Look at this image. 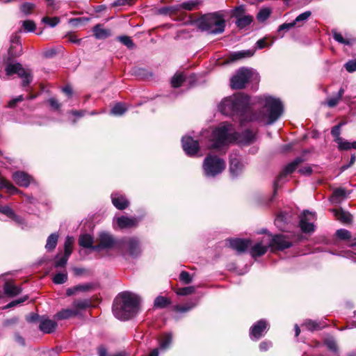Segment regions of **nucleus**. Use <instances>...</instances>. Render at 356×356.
<instances>
[{"label": "nucleus", "mask_w": 356, "mask_h": 356, "mask_svg": "<svg viewBox=\"0 0 356 356\" xmlns=\"http://www.w3.org/2000/svg\"><path fill=\"white\" fill-rule=\"evenodd\" d=\"M269 325L265 319H260L254 323L250 329L249 335L252 340L258 341L264 336Z\"/></svg>", "instance_id": "15"}, {"label": "nucleus", "mask_w": 356, "mask_h": 356, "mask_svg": "<svg viewBox=\"0 0 356 356\" xmlns=\"http://www.w3.org/2000/svg\"><path fill=\"white\" fill-rule=\"evenodd\" d=\"M18 322L17 317H13L11 318L6 319L3 321L2 325L4 327H12Z\"/></svg>", "instance_id": "62"}, {"label": "nucleus", "mask_w": 356, "mask_h": 356, "mask_svg": "<svg viewBox=\"0 0 356 356\" xmlns=\"http://www.w3.org/2000/svg\"><path fill=\"white\" fill-rule=\"evenodd\" d=\"M112 309L118 319H130L134 316V294L129 291L119 293L114 299Z\"/></svg>", "instance_id": "4"}, {"label": "nucleus", "mask_w": 356, "mask_h": 356, "mask_svg": "<svg viewBox=\"0 0 356 356\" xmlns=\"http://www.w3.org/2000/svg\"><path fill=\"white\" fill-rule=\"evenodd\" d=\"M200 3V1H191L187 2H184L181 4L177 5L179 6L180 9H184L186 10H193L195 7H197Z\"/></svg>", "instance_id": "46"}, {"label": "nucleus", "mask_w": 356, "mask_h": 356, "mask_svg": "<svg viewBox=\"0 0 356 356\" xmlns=\"http://www.w3.org/2000/svg\"><path fill=\"white\" fill-rule=\"evenodd\" d=\"M254 54L253 50H243L236 52L230 53L227 57L228 62H234L236 60L244 58H250Z\"/></svg>", "instance_id": "24"}, {"label": "nucleus", "mask_w": 356, "mask_h": 356, "mask_svg": "<svg viewBox=\"0 0 356 356\" xmlns=\"http://www.w3.org/2000/svg\"><path fill=\"white\" fill-rule=\"evenodd\" d=\"M95 285L93 283H86L83 284H78L76 285V288L77 289L78 291H90L95 289Z\"/></svg>", "instance_id": "58"}, {"label": "nucleus", "mask_w": 356, "mask_h": 356, "mask_svg": "<svg viewBox=\"0 0 356 356\" xmlns=\"http://www.w3.org/2000/svg\"><path fill=\"white\" fill-rule=\"evenodd\" d=\"M152 74L147 70L143 68H135V78L138 79H146L151 76Z\"/></svg>", "instance_id": "47"}, {"label": "nucleus", "mask_w": 356, "mask_h": 356, "mask_svg": "<svg viewBox=\"0 0 356 356\" xmlns=\"http://www.w3.org/2000/svg\"><path fill=\"white\" fill-rule=\"evenodd\" d=\"M295 26H297L294 21L290 22V23H284L279 26L277 29V31L280 32L282 31H289V29L293 28Z\"/></svg>", "instance_id": "61"}, {"label": "nucleus", "mask_w": 356, "mask_h": 356, "mask_svg": "<svg viewBox=\"0 0 356 356\" xmlns=\"http://www.w3.org/2000/svg\"><path fill=\"white\" fill-rule=\"evenodd\" d=\"M336 236L341 240H349L351 239V233L347 229H340L337 230Z\"/></svg>", "instance_id": "51"}, {"label": "nucleus", "mask_w": 356, "mask_h": 356, "mask_svg": "<svg viewBox=\"0 0 356 356\" xmlns=\"http://www.w3.org/2000/svg\"><path fill=\"white\" fill-rule=\"evenodd\" d=\"M172 341V336L171 334H165L160 339V348L165 350L168 349Z\"/></svg>", "instance_id": "42"}, {"label": "nucleus", "mask_w": 356, "mask_h": 356, "mask_svg": "<svg viewBox=\"0 0 356 356\" xmlns=\"http://www.w3.org/2000/svg\"><path fill=\"white\" fill-rule=\"evenodd\" d=\"M185 81V77L182 73L175 74L171 79L172 87L177 88L181 86Z\"/></svg>", "instance_id": "41"}, {"label": "nucleus", "mask_w": 356, "mask_h": 356, "mask_svg": "<svg viewBox=\"0 0 356 356\" xmlns=\"http://www.w3.org/2000/svg\"><path fill=\"white\" fill-rule=\"evenodd\" d=\"M118 229L122 230L134 227V218L122 216L115 219Z\"/></svg>", "instance_id": "29"}, {"label": "nucleus", "mask_w": 356, "mask_h": 356, "mask_svg": "<svg viewBox=\"0 0 356 356\" xmlns=\"http://www.w3.org/2000/svg\"><path fill=\"white\" fill-rule=\"evenodd\" d=\"M268 235L271 236V239L268 245L269 248L271 249V252H273L283 251L293 246V243L289 240V236L287 235L282 234L275 235L268 234Z\"/></svg>", "instance_id": "10"}, {"label": "nucleus", "mask_w": 356, "mask_h": 356, "mask_svg": "<svg viewBox=\"0 0 356 356\" xmlns=\"http://www.w3.org/2000/svg\"><path fill=\"white\" fill-rule=\"evenodd\" d=\"M97 242V243L95 245V251L115 248L124 256L134 255V238L132 237L117 239L111 233L103 231L98 233Z\"/></svg>", "instance_id": "3"}, {"label": "nucleus", "mask_w": 356, "mask_h": 356, "mask_svg": "<svg viewBox=\"0 0 356 356\" xmlns=\"http://www.w3.org/2000/svg\"><path fill=\"white\" fill-rule=\"evenodd\" d=\"M172 304V301L169 298L158 296L154 301V308L155 309H165L168 307Z\"/></svg>", "instance_id": "30"}, {"label": "nucleus", "mask_w": 356, "mask_h": 356, "mask_svg": "<svg viewBox=\"0 0 356 356\" xmlns=\"http://www.w3.org/2000/svg\"><path fill=\"white\" fill-rule=\"evenodd\" d=\"M60 254H58L56 256V261L54 263V266L56 268H63L65 267L67 263L68 259L70 256H67L66 254H63L60 258H59Z\"/></svg>", "instance_id": "45"}, {"label": "nucleus", "mask_w": 356, "mask_h": 356, "mask_svg": "<svg viewBox=\"0 0 356 356\" xmlns=\"http://www.w3.org/2000/svg\"><path fill=\"white\" fill-rule=\"evenodd\" d=\"M245 5H240L234 7L231 11V17H234L236 19L245 15Z\"/></svg>", "instance_id": "43"}, {"label": "nucleus", "mask_w": 356, "mask_h": 356, "mask_svg": "<svg viewBox=\"0 0 356 356\" xmlns=\"http://www.w3.org/2000/svg\"><path fill=\"white\" fill-rule=\"evenodd\" d=\"M35 6L33 3L25 2L20 6L21 11L26 15L31 14L34 10Z\"/></svg>", "instance_id": "53"}, {"label": "nucleus", "mask_w": 356, "mask_h": 356, "mask_svg": "<svg viewBox=\"0 0 356 356\" xmlns=\"http://www.w3.org/2000/svg\"><path fill=\"white\" fill-rule=\"evenodd\" d=\"M128 110V106L125 103L117 102L111 109L110 113L115 116H121Z\"/></svg>", "instance_id": "32"}, {"label": "nucleus", "mask_w": 356, "mask_h": 356, "mask_svg": "<svg viewBox=\"0 0 356 356\" xmlns=\"http://www.w3.org/2000/svg\"><path fill=\"white\" fill-rule=\"evenodd\" d=\"M260 108L252 112V117L248 120L252 122H264L266 124L275 123L283 113V105L279 99L271 96H260L258 97Z\"/></svg>", "instance_id": "2"}, {"label": "nucleus", "mask_w": 356, "mask_h": 356, "mask_svg": "<svg viewBox=\"0 0 356 356\" xmlns=\"http://www.w3.org/2000/svg\"><path fill=\"white\" fill-rule=\"evenodd\" d=\"M24 31L27 32H33L36 29V24L33 20H24L22 24Z\"/></svg>", "instance_id": "56"}, {"label": "nucleus", "mask_w": 356, "mask_h": 356, "mask_svg": "<svg viewBox=\"0 0 356 356\" xmlns=\"http://www.w3.org/2000/svg\"><path fill=\"white\" fill-rule=\"evenodd\" d=\"M243 165L236 157L229 159V172L232 176L236 177L242 172Z\"/></svg>", "instance_id": "22"}, {"label": "nucleus", "mask_w": 356, "mask_h": 356, "mask_svg": "<svg viewBox=\"0 0 356 356\" xmlns=\"http://www.w3.org/2000/svg\"><path fill=\"white\" fill-rule=\"evenodd\" d=\"M181 146L186 154L191 157L195 156L200 149L199 141L191 136H183Z\"/></svg>", "instance_id": "14"}, {"label": "nucleus", "mask_w": 356, "mask_h": 356, "mask_svg": "<svg viewBox=\"0 0 356 356\" xmlns=\"http://www.w3.org/2000/svg\"><path fill=\"white\" fill-rule=\"evenodd\" d=\"M78 243L79 246L95 251V245H93L94 238L92 235L89 234H81L79 237Z\"/></svg>", "instance_id": "23"}, {"label": "nucleus", "mask_w": 356, "mask_h": 356, "mask_svg": "<svg viewBox=\"0 0 356 356\" xmlns=\"http://www.w3.org/2000/svg\"><path fill=\"white\" fill-rule=\"evenodd\" d=\"M0 212L13 220H17L18 218V216L15 213L14 211L8 206L1 207Z\"/></svg>", "instance_id": "48"}, {"label": "nucleus", "mask_w": 356, "mask_h": 356, "mask_svg": "<svg viewBox=\"0 0 356 356\" xmlns=\"http://www.w3.org/2000/svg\"><path fill=\"white\" fill-rule=\"evenodd\" d=\"M232 140L238 141L243 145H250L256 140V134L251 129H247L241 133L234 131L232 133Z\"/></svg>", "instance_id": "16"}, {"label": "nucleus", "mask_w": 356, "mask_h": 356, "mask_svg": "<svg viewBox=\"0 0 356 356\" xmlns=\"http://www.w3.org/2000/svg\"><path fill=\"white\" fill-rule=\"evenodd\" d=\"M111 201L115 207L119 210H124L129 205V202L127 198L119 194H112Z\"/></svg>", "instance_id": "20"}, {"label": "nucleus", "mask_w": 356, "mask_h": 356, "mask_svg": "<svg viewBox=\"0 0 356 356\" xmlns=\"http://www.w3.org/2000/svg\"><path fill=\"white\" fill-rule=\"evenodd\" d=\"M3 291L6 296L13 298L21 293L22 289L10 282H6L3 285Z\"/></svg>", "instance_id": "27"}, {"label": "nucleus", "mask_w": 356, "mask_h": 356, "mask_svg": "<svg viewBox=\"0 0 356 356\" xmlns=\"http://www.w3.org/2000/svg\"><path fill=\"white\" fill-rule=\"evenodd\" d=\"M179 281L181 282L184 284H191L193 282V277L191 274L186 271L182 270L179 274Z\"/></svg>", "instance_id": "52"}, {"label": "nucleus", "mask_w": 356, "mask_h": 356, "mask_svg": "<svg viewBox=\"0 0 356 356\" xmlns=\"http://www.w3.org/2000/svg\"><path fill=\"white\" fill-rule=\"evenodd\" d=\"M335 217L343 223L350 224L353 222V216L348 211H345L342 208L332 209Z\"/></svg>", "instance_id": "21"}, {"label": "nucleus", "mask_w": 356, "mask_h": 356, "mask_svg": "<svg viewBox=\"0 0 356 356\" xmlns=\"http://www.w3.org/2000/svg\"><path fill=\"white\" fill-rule=\"evenodd\" d=\"M337 140L339 141L337 143L340 151H347L351 148L356 149V141L350 143L348 140H343V138H338Z\"/></svg>", "instance_id": "37"}, {"label": "nucleus", "mask_w": 356, "mask_h": 356, "mask_svg": "<svg viewBox=\"0 0 356 356\" xmlns=\"http://www.w3.org/2000/svg\"><path fill=\"white\" fill-rule=\"evenodd\" d=\"M92 31L95 37L99 40L106 39L111 35V31L101 28L100 24L95 25L92 29Z\"/></svg>", "instance_id": "31"}, {"label": "nucleus", "mask_w": 356, "mask_h": 356, "mask_svg": "<svg viewBox=\"0 0 356 356\" xmlns=\"http://www.w3.org/2000/svg\"><path fill=\"white\" fill-rule=\"evenodd\" d=\"M344 67L348 72L352 73V72H355L356 71V59L348 60L347 63H345Z\"/></svg>", "instance_id": "59"}, {"label": "nucleus", "mask_w": 356, "mask_h": 356, "mask_svg": "<svg viewBox=\"0 0 356 356\" xmlns=\"http://www.w3.org/2000/svg\"><path fill=\"white\" fill-rule=\"evenodd\" d=\"M347 191L345 188L339 187L334 190L331 200L332 202H340L341 200L346 198Z\"/></svg>", "instance_id": "34"}, {"label": "nucleus", "mask_w": 356, "mask_h": 356, "mask_svg": "<svg viewBox=\"0 0 356 356\" xmlns=\"http://www.w3.org/2000/svg\"><path fill=\"white\" fill-rule=\"evenodd\" d=\"M6 64V67L5 68L6 75L12 76L15 74H17L19 77L23 79V87H26L30 84L33 80V75L31 70L24 68L22 65L19 63H8Z\"/></svg>", "instance_id": "7"}, {"label": "nucleus", "mask_w": 356, "mask_h": 356, "mask_svg": "<svg viewBox=\"0 0 356 356\" xmlns=\"http://www.w3.org/2000/svg\"><path fill=\"white\" fill-rule=\"evenodd\" d=\"M67 280V274H64V273H56L53 278V282L56 284H64Z\"/></svg>", "instance_id": "57"}, {"label": "nucleus", "mask_w": 356, "mask_h": 356, "mask_svg": "<svg viewBox=\"0 0 356 356\" xmlns=\"http://www.w3.org/2000/svg\"><path fill=\"white\" fill-rule=\"evenodd\" d=\"M316 219L315 213L309 210H304L300 216L299 227L301 231L305 234L312 233L315 230L314 223L309 221Z\"/></svg>", "instance_id": "13"}, {"label": "nucleus", "mask_w": 356, "mask_h": 356, "mask_svg": "<svg viewBox=\"0 0 356 356\" xmlns=\"http://www.w3.org/2000/svg\"><path fill=\"white\" fill-rule=\"evenodd\" d=\"M232 133L229 132V129L227 126H221L216 128L213 131L211 149H218L228 143L234 142V140H232Z\"/></svg>", "instance_id": "8"}, {"label": "nucleus", "mask_w": 356, "mask_h": 356, "mask_svg": "<svg viewBox=\"0 0 356 356\" xmlns=\"http://www.w3.org/2000/svg\"><path fill=\"white\" fill-rule=\"evenodd\" d=\"M57 326L58 324L55 321L44 318V316H42L39 328L44 333L50 334L56 330Z\"/></svg>", "instance_id": "18"}, {"label": "nucleus", "mask_w": 356, "mask_h": 356, "mask_svg": "<svg viewBox=\"0 0 356 356\" xmlns=\"http://www.w3.org/2000/svg\"><path fill=\"white\" fill-rule=\"evenodd\" d=\"M253 22V17L250 15H243L236 21V25L239 29H243Z\"/></svg>", "instance_id": "35"}, {"label": "nucleus", "mask_w": 356, "mask_h": 356, "mask_svg": "<svg viewBox=\"0 0 356 356\" xmlns=\"http://www.w3.org/2000/svg\"><path fill=\"white\" fill-rule=\"evenodd\" d=\"M117 40L129 49H131L134 47V42L131 37L127 35H122L118 36L117 38Z\"/></svg>", "instance_id": "54"}, {"label": "nucleus", "mask_w": 356, "mask_h": 356, "mask_svg": "<svg viewBox=\"0 0 356 356\" xmlns=\"http://www.w3.org/2000/svg\"><path fill=\"white\" fill-rule=\"evenodd\" d=\"M269 248L268 245H263L261 243H257L249 250L250 254L252 258H257L264 255Z\"/></svg>", "instance_id": "25"}, {"label": "nucleus", "mask_w": 356, "mask_h": 356, "mask_svg": "<svg viewBox=\"0 0 356 356\" xmlns=\"http://www.w3.org/2000/svg\"><path fill=\"white\" fill-rule=\"evenodd\" d=\"M73 310H76L78 315L81 310H86L92 307V301L90 299H76L72 302Z\"/></svg>", "instance_id": "26"}, {"label": "nucleus", "mask_w": 356, "mask_h": 356, "mask_svg": "<svg viewBox=\"0 0 356 356\" xmlns=\"http://www.w3.org/2000/svg\"><path fill=\"white\" fill-rule=\"evenodd\" d=\"M22 54V45L10 44L8 50V56L4 58L6 63H12L15 58Z\"/></svg>", "instance_id": "19"}, {"label": "nucleus", "mask_w": 356, "mask_h": 356, "mask_svg": "<svg viewBox=\"0 0 356 356\" xmlns=\"http://www.w3.org/2000/svg\"><path fill=\"white\" fill-rule=\"evenodd\" d=\"M76 316H78L76 310H73V309H63L57 312L54 318L56 320L61 321L69 319Z\"/></svg>", "instance_id": "28"}, {"label": "nucleus", "mask_w": 356, "mask_h": 356, "mask_svg": "<svg viewBox=\"0 0 356 356\" xmlns=\"http://www.w3.org/2000/svg\"><path fill=\"white\" fill-rule=\"evenodd\" d=\"M195 22L198 29L211 34L222 33L225 28V20L218 13L202 15Z\"/></svg>", "instance_id": "5"}, {"label": "nucleus", "mask_w": 356, "mask_h": 356, "mask_svg": "<svg viewBox=\"0 0 356 356\" xmlns=\"http://www.w3.org/2000/svg\"><path fill=\"white\" fill-rule=\"evenodd\" d=\"M225 167L224 159L217 155H207L202 164L203 171L207 177H215L222 173Z\"/></svg>", "instance_id": "6"}, {"label": "nucleus", "mask_w": 356, "mask_h": 356, "mask_svg": "<svg viewBox=\"0 0 356 356\" xmlns=\"http://www.w3.org/2000/svg\"><path fill=\"white\" fill-rule=\"evenodd\" d=\"M12 178L17 185L20 187L27 188L31 183L32 177L27 173L23 171L15 172Z\"/></svg>", "instance_id": "17"}, {"label": "nucleus", "mask_w": 356, "mask_h": 356, "mask_svg": "<svg viewBox=\"0 0 356 356\" xmlns=\"http://www.w3.org/2000/svg\"><path fill=\"white\" fill-rule=\"evenodd\" d=\"M266 40H267L266 37L259 40L256 42V48H257L259 49H264L266 47L270 46L273 43V41H272L270 44H268L266 42Z\"/></svg>", "instance_id": "60"}, {"label": "nucleus", "mask_w": 356, "mask_h": 356, "mask_svg": "<svg viewBox=\"0 0 356 356\" xmlns=\"http://www.w3.org/2000/svg\"><path fill=\"white\" fill-rule=\"evenodd\" d=\"M271 9L269 8H261L257 15V19L259 22H265L270 15Z\"/></svg>", "instance_id": "44"}, {"label": "nucleus", "mask_w": 356, "mask_h": 356, "mask_svg": "<svg viewBox=\"0 0 356 356\" xmlns=\"http://www.w3.org/2000/svg\"><path fill=\"white\" fill-rule=\"evenodd\" d=\"M218 110L223 115L238 118L241 124L252 122L248 119L254 112L250 108V97L242 92L223 99L218 106Z\"/></svg>", "instance_id": "1"}, {"label": "nucleus", "mask_w": 356, "mask_h": 356, "mask_svg": "<svg viewBox=\"0 0 356 356\" xmlns=\"http://www.w3.org/2000/svg\"><path fill=\"white\" fill-rule=\"evenodd\" d=\"M252 76L251 70L246 67L239 68L236 74L230 79V86L234 90H241L245 88L246 84Z\"/></svg>", "instance_id": "9"}, {"label": "nucleus", "mask_w": 356, "mask_h": 356, "mask_svg": "<svg viewBox=\"0 0 356 356\" xmlns=\"http://www.w3.org/2000/svg\"><path fill=\"white\" fill-rule=\"evenodd\" d=\"M195 288L193 286H189L178 289L176 293L179 296H188L194 293Z\"/></svg>", "instance_id": "50"}, {"label": "nucleus", "mask_w": 356, "mask_h": 356, "mask_svg": "<svg viewBox=\"0 0 356 356\" xmlns=\"http://www.w3.org/2000/svg\"><path fill=\"white\" fill-rule=\"evenodd\" d=\"M311 15L312 12L310 10H307L298 15L293 21L295 22L298 27H300L311 17Z\"/></svg>", "instance_id": "40"}, {"label": "nucleus", "mask_w": 356, "mask_h": 356, "mask_svg": "<svg viewBox=\"0 0 356 356\" xmlns=\"http://www.w3.org/2000/svg\"><path fill=\"white\" fill-rule=\"evenodd\" d=\"M272 346V343L269 341H264L259 343V348L261 352L267 351Z\"/></svg>", "instance_id": "64"}, {"label": "nucleus", "mask_w": 356, "mask_h": 356, "mask_svg": "<svg viewBox=\"0 0 356 356\" xmlns=\"http://www.w3.org/2000/svg\"><path fill=\"white\" fill-rule=\"evenodd\" d=\"M74 238L73 236H67L64 242V254L70 256L73 250Z\"/></svg>", "instance_id": "39"}, {"label": "nucleus", "mask_w": 356, "mask_h": 356, "mask_svg": "<svg viewBox=\"0 0 356 356\" xmlns=\"http://www.w3.org/2000/svg\"><path fill=\"white\" fill-rule=\"evenodd\" d=\"M325 344L326 345L329 350L334 352L337 350V345L334 340L327 339L325 341Z\"/></svg>", "instance_id": "63"}, {"label": "nucleus", "mask_w": 356, "mask_h": 356, "mask_svg": "<svg viewBox=\"0 0 356 356\" xmlns=\"http://www.w3.org/2000/svg\"><path fill=\"white\" fill-rule=\"evenodd\" d=\"M302 326L310 332L320 330L323 327H324V325H322L321 322L313 321L311 319H306L304 321Z\"/></svg>", "instance_id": "33"}, {"label": "nucleus", "mask_w": 356, "mask_h": 356, "mask_svg": "<svg viewBox=\"0 0 356 356\" xmlns=\"http://www.w3.org/2000/svg\"><path fill=\"white\" fill-rule=\"evenodd\" d=\"M303 162L304 159L302 157L296 158L293 161L288 163L281 171V172L277 176L273 184V193L270 200L271 201L273 198L277 195V189L280 187L278 183L282 180V178L295 172L298 166Z\"/></svg>", "instance_id": "11"}, {"label": "nucleus", "mask_w": 356, "mask_h": 356, "mask_svg": "<svg viewBox=\"0 0 356 356\" xmlns=\"http://www.w3.org/2000/svg\"><path fill=\"white\" fill-rule=\"evenodd\" d=\"M344 124L343 122H339L338 124L334 126L331 129V134L333 137H334V141L337 143L339 140L338 138H342L340 136L341 134V127Z\"/></svg>", "instance_id": "49"}, {"label": "nucleus", "mask_w": 356, "mask_h": 356, "mask_svg": "<svg viewBox=\"0 0 356 356\" xmlns=\"http://www.w3.org/2000/svg\"><path fill=\"white\" fill-rule=\"evenodd\" d=\"M226 242L229 248L235 250L239 254L245 253L252 243L251 239L241 238H229Z\"/></svg>", "instance_id": "12"}, {"label": "nucleus", "mask_w": 356, "mask_h": 356, "mask_svg": "<svg viewBox=\"0 0 356 356\" xmlns=\"http://www.w3.org/2000/svg\"><path fill=\"white\" fill-rule=\"evenodd\" d=\"M58 234L57 233H52L51 234L47 240V243L45 245L46 249H47L49 251L54 250L58 243Z\"/></svg>", "instance_id": "36"}, {"label": "nucleus", "mask_w": 356, "mask_h": 356, "mask_svg": "<svg viewBox=\"0 0 356 356\" xmlns=\"http://www.w3.org/2000/svg\"><path fill=\"white\" fill-rule=\"evenodd\" d=\"M42 22L51 27H55L60 22V18L58 17H44L42 18Z\"/></svg>", "instance_id": "55"}, {"label": "nucleus", "mask_w": 356, "mask_h": 356, "mask_svg": "<svg viewBox=\"0 0 356 356\" xmlns=\"http://www.w3.org/2000/svg\"><path fill=\"white\" fill-rule=\"evenodd\" d=\"M179 11V6L177 5L172 6H165L158 10V13L163 15H175Z\"/></svg>", "instance_id": "38"}]
</instances>
